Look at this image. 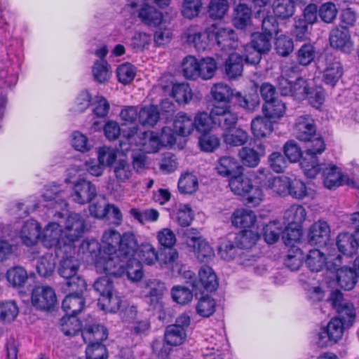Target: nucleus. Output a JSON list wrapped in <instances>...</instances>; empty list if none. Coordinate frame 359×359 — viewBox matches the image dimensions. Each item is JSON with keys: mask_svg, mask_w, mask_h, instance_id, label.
Masks as SVG:
<instances>
[{"mask_svg": "<svg viewBox=\"0 0 359 359\" xmlns=\"http://www.w3.org/2000/svg\"><path fill=\"white\" fill-rule=\"evenodd\" d=\"M305 151L300 165L304 175L309 178H315L319 173V162L317 156L323 154L325 144L321 137L312 138Z\"/></svg>", "mask_w": 359, "mask_h": 359, "instance_id": "423d86ee", "label": "nucleus"}, {"mask_svg": "<svg viewBox=\"0 0 359 359\" xmlns=\"http://www.w3.org/2000/svg\"><path fill=\"white\" fill-rule=\"evenodd\" d=\"M174 132L183 137L191 135L194 130V123L191 116L183 113H178L174 120Z\"/></svg>", "mask_w": 359, "mask_h": 359, "instance_id": "2f4dec72", "label": "nucleus"}, {"mask_svg": "<svg viewBox=\"0 0 359 359\" xmlns=\"http://www.w3.org/2000/svg\"><path fill=\"white\" fill-rule=\"evenodd\" d=\"M127 5L147 26L157 27L163 22V13L153 5L151 0H128Z\"/></svg>", "mask_w": 359, "mask_h": 359, "instance_id": "39448f33", "label": "nucleus"}, {"mask_svg": "<svg viewBox=\"0 0 359 359\" xmlns=\"http://www.w3.org/2000/svg\"><path fill=\"white\" fill-rule=\"evenodd\" d=\"M123 136L135 144L141 147V149L147 153H156L162 147L160 137L153 131H147L137 135V128L133 127L127 134L123 132Z\"/></svg>", "mask_w": 359, "mask_h": 359, "instance_id": "9d476101", "label": "nucleus"}, {"mask_svg": "<svg viewBox=\"0 0 359 359\" xmlns=\"http://www.w3.org/2000/svg\"><path fill=\"white\" fill-rule=\"evenodd\" d=\"M294 132L296 137L303 142L311 140L316 136V126L313 118L307 114L299 116L297 118Z\"/></svg>", "mask_w": 359, "mask_h": 359, "instance_id": "6ab92c4d", "label": "nucleus"}, {"mask_svg": "<svg viewBox=\"0 0 359 359\" xmlns=\"http://www.w3.org/2000/svg\"><path fill=\"white\" fill-rule=\"evenodd\" d=\"M272 36L265 33H254L252 35L250 45H246L245 50V60L250 65H257L260 62L261 54L270 50Z\"/></svg>", "mask_w": 359, "mask_h": 359, "instance_id": "6e6552de", "label": "nucleus"}, {"mask_svg": "<svg viewBox=\"0 0 359 359\" xmlns=\"http://www.w3.org/2000/svg\"><path fill=\"white\" fill-rule=\"evenodd\" d=\"M217 278L212 269L208 266H203L198 271V277L193 283V286L199 291L203 290L212 292L217 289Z\"/></svg>", "mask_w": 359, "mask_h": 359, "instance_id": "5701e85b", "label": "nucleus"}, {"mask_svg": "<svg viewBox=\"0 0 359 359\" xmlns=\"http://www.w3.org/2000/svg\"><path fill=\"white\" fill-rule=\"evenodd\" d=\"M55 256L53 254H46L40 257L36 265L39 274L41 276H49L55 267Z\"/></svg>", "mask_w": 359, "mask_h": 359, "instance_id": "5fc2aeb1", "label": "nucleus"}, {"mask_svg": "<svg viewBox=\"0 0 359 359\" xmlns=\"http://www.w3.org/2000/svg\"><path fill=\"white\" fill-rule=\"evenodd\" d=\"M32 303L40 310H50L57 303L55 290L49 286H37L32 290Z\"/></svg>", "mask_w": 359, "mask_h": 359, "instance_id": "f3484780", "label": "nucleus"}, {"mask_svg": "<svg viewBox=\"0 0 359 359\" xmlns=\"http://www.w3.org/2000/svg\"><path fill=\"white\" fill-rule=\"evenodd\" d=\"M61 190L59 187L53 185L45 188L42 197L47 204L44 205L52 209L51 214L60 219L64 218L65 213L62 212L67 208L65 201L60 197Z\"/></svg>", "mask_w": 359, "mask_h": 359, "instance_id": "dca6fc26", "label": "nucleus"}, {"mask_svg": "<svg viewBox=\"0 0 359 359\" xmlns=\"http://www.w3.org/2000/svg\"><path fill=\"white\" fill-rule=\"evenodd\" d=\"M198 187V179L192 173H185L179 180L178 188L181 193L191 194L197 191Z\"/></svg>", "mask_w": 359, "mask_h": 359, "instance_id": "4d7b16f0", "label": "nucleus"}, {"mask_svg": "<svg viewBox=\"0 0 359 359\" xmlns=\"http://www.w3.org/2000/svg\"><path fill=\"white\" fill-rule=\"evenodd\" d=\"M60 328L66 335H74L81 329L80 321L73 316L67 315L60 320Z\"/></svg>", "mask_w": 359, "mask_h": 359, "instance_id": "0e129e2a", "label": "nucleus"}, {"mask_svg": "<svg viewBox=\"0 0 359 359\" xmlns=\"http://www.w3.org/2000/svg\"><path fill=\"white\" fill-rule=\"evenodd\" d=\"M79 262L72 255H67L61 259L58 266V273L66 280V285L72 291L83 292L86 288L84 279L78 276Z\"/></svg>", "mask_w": 359, "mask_h": 359, "instance_id": "20e7f679", "label": "nucleus"}, {"mask_svg": "<svg viewBox=\"0 0 359 359\" xmlns=\"http://www.w3.org/2000/svg\"><path fill=\"white\" fill-rule=\"evenodd\" d=\"M222 137L224 144L228 147H240L246 144L250 137L246 130L237 128L226 130Z\"/></svg>", "mask_w": 359, "mask_h": 359, "instance_id": "72a5a7b5", "label": "nucleus"}, {"mask_svg": "<svg viewBox=\"0 0 359 359\" xmlns=\"http://www.w3.org/2000/svg\"><path fill=\"white\" fill-rule=\"evenodd\" d=\"M101 245L95 240L83 241L79 248V252L82 253L87 258H90L95 263L96 259L99 257Z\"/></svg>", "mask_w": 359, "mask_h": 359, "instance_id": "338daca9", "label": "nucleus"}, {"mask_svg": "<svg viewBox=\"0 0 359 359\" xmlns=\"http://www.w3.org/2000/svg\"><path fill=\"white\" fill-rule=\"evenodd\" d=\"M187 337V332L183 329L170 325L167 327L164 337L167 344L170 346H180L182 344Z\"/></svg>", "mask_w": 359, "mask_h": 359, "instance_id": "49530a36", "label": "nucleus"}, {"mask_svg": "<svg viewBox=\"0 0 359 359\" xmlns=\"http://www.w3.org/2000/svg\"><path fill=\"white\" fill-rule=\"evenodd\" d=\"M165 290L164 283L156 280H150L145 283L144 290V299L147 304L153 307H156Z\"/></svg>", "mask_w": 359, "mask_h": 359, "instance_id": "cd10ccee", "label": "nucleus"}, {"mask_svg": "<svg viewBox=\"0 0 359 359\" xmlns=\"http://www.w3.org/2000/svg\"><path fill=\"white\" fill-rule=\"evenodd\" d=\"M337 246L340 252L346 256H351L355 252L358 244L355 240V234L348 233H340L337 236Z\"/></svg>", "mask_w": 359, "mask_h": 359, "instance_id": "58836bf2", "label": "nucleus"}, {"mask_svg": "<svg viewBox=\"0 0 359 359\" xmlns=\"http://www.w3.org/2000/svg\"><path fill=\"white\" fill-rule=\"evenodd\" d=\"M199 60L195 57L188 55L184 58L182 62V69L184 76L187 79H196L198 78V69Z\"/></svg>", "mask_w": 359, "mask_h": 359, "instance_id": "052dcab7", "label": "nucleus"}, {"mask_svg": "<svg viewBox=\"0 0 359 359\" xmlns=\"http://www.w3.org/2000/svg\"><path fill=\"white\" fill-rule=\"evenodd\" d=\"M211 114L218 117L217 121L221 128L229 130L234 128L238 122V115L232 111L229 104H214Z\"/></svg>", "mask_w": 359, "mask_h": 359, "instance_id": "4be33fe9", "label": "nucleus"}, {"mask_svg": "<svg viewBox=\"0 0 359 359\" xmlns=\"http://www.w3.org/2000/svg\"><path fill=\"white\" fill-rule=\"evenodd\" d=\"M215 116L207 112H199L194 117V129L201 133H209L213 127Z\"/></svg>", "mask_w": 359, "mask_h": 359, "instance_id": "8fccbe9b", "label": "nucleus"}, {"mask_svg": "<svg viewBox=\"0 0 359 359\" xmlns=\"http://www.w3.org/2000/svg\"><path fill=\"white\" fill-rule=\"evenodd\" d=\"M285 104L281 100L276 99L265 102L262 110L266 117L276 118L282 117L285 112Z\"/></svg>", "mask_w": 359, "mask_h": 359, "instance_id": "864d4df0", "label": "nucleus"}, {"mask_svg": "<svg viewBox=\"0 0 359 359\" xmlns=\"http://www.w3.org/2000/svg\"><path fill=\"white\" fill-rule=\"evenodd\" d=\"M159 118L157 107L154 105L144 107L139 111V121L143 126H153Z\"/></svg>", "mask_w": 359, "mask_h": 359, "instance_id": "13d9d810", "label": "nucleus"}, {"mask_svg": "<svg viewBox=\"0 0 359 359\" xmlns=\"http://www.w3.org/2000/svg\"><path fill=\"white\" fill-rule=\"evenodd\" d=\"M318 68L323 69V79L326 84L334 86L343 75L340 61L330 54H325L318 60Z\"/></svg>", "mask_w": 359, "mask_h": 359, "instance_id": "9b49d317", "label": "nucleus"}, {"mask_svg": "<svg viewBox=\"0 0 359 359\" xmlns=\"http://www.w3.org/2000/svg\"><path fill=\"white\" fill-rule=\"evenodd\" d=\"M229 186L234 194L244 197L250 205L257 206L264 200L262 189L259 186L254 185L243 172L230 177Z\"/></svg>", "mask_w": 359, "mask_h": 359, "instance_id": "f03ea898", "label": "nucleus"}, {"mask_svg": "<svg viewBox=\"0 0 359 359\" xmlns=\"http://www.w3.org/2000/svg\"><path fill=\"white\" fill-rule=\"evenodd\" d=\"M92 73L95 81L100 83H104L111 76V67L106 60H99L95 62L92 67Z\"/></svg>", "mask_w": 359, "mask_h": 359, "instance_id": "79ce46f5", "label": "nucleus"}, {"mask_svg": "<svg viewBox=\"0 0 359 359\" xmlns=\"http://www.w3.org/2000/svg\"><path fill=\"white\" fill-rule=\"evenodd\" d=\"M243 69V58L238 53L229 55L225 62V72L230 79H236L241 76Z\"/></svg>", "mask_w": 359, "mask_h": 359, "instance_id": "e433bc0d", "label": "nucleus"}, {"mask_svg": "<svg viewBox=\"0 0 359 359\" xmlns=\"http://www.w3.org/2000/svg\"><path fill=\"white\" fill-rule=\"evenodd\" d=\"M151 41L150 34L144 32H136L130 39L128 44L135 52L139 53L149 48Z\"/></svg>", "mask_w": 359, "mask_h": 359, "instance_id": "c03bdc74", "label": "nucleus"}, {"mask_svg": "<svg viewBox=\"0 0 359 359\" xmlns=\"http://www.w3.org/2000/svg\"><path fill=\"white\" fill-rule=\"evenodd\" d=\"M186 243L192 249L196 257L201 262H208L215 256L213 248L201 236H198L192 230L185 233Z\"/></svg>", "mask_w": 359, "mask_h": 359, "instance_id": "4468645a", "label": "nucleus"}, {"mask_svg": "<svg viewBox=\"0 0 359 359\" xmlns=\"http://www.w3.org/2000/svg\"><path fill=\"white\" fill-rule=\"evenodd\" d=\"M60 223L62 222H50L43 229L41 233V240L46 247L55 249L67 248Z\"/></svg>", "mask_w": 359, "mask_h": 359, "instance_id": "2eb2a0df", "label": "nucleus"}, {"mask_svg": "<svg viewBox=\"0 0 359 359\" xmlns=\"http://www.w3.org/2000/svg\"><path fill=\"white\" fill-rule=\"evenodd\" d=\"M69 294L66 296L62 302V309L66 312L67 315L75 316L77 313H80L84 306L85 300L83 297L79 294L80 291H72L71 287H69Z\"/></svg>", "mask_w": 359, "mask_h": 359, "instance_id": "c756f323", "label": "nucleus"}, {"mask_svg": "<svg viewBox=\"0 0 359 359\" xmlns=\"http://www.w3.org/2000/svg\"><path fill=\"white\" fill-rule=\"evenodd\" d=\"M273 10L277 18H289L294 13V3L292 0H275L273 3Z\"/></svg>", "mask_w": 359, "mask_h": 359, "instance_id": "a18cd8bd", "label": "nucleus"}, {"mask_svg": "<svg viewBox=\"0 0 359 359\" xmlns=\"http://www.w3.org/2000/svg\"><path fill=\"white\" fill-rule=\"evenodd\" d=\"M319 172L322 173L324 186L329 189H334L344 184H349L347 176L341 169L332 163H319Z\"/></svg>", "mask_w": 359, "mask_h": 359, "instance_id": "ddd939ff", "label": "nucleus"}, {"mask_svg": "<svg viewBox=\"0 0 359 359\" xmlns=\"http://www.w3.org/2000/svg\"><path fill=\"white\" fill-rule=\"evenodd\" d=\"M116 74L118 81L123 84L130 83L136 75V68L128 62L118 66Z\"/></svg>", "mask_w": 359, "mask_h": 359, "instance_id": "69168bd1", "label": "nucleus"}, {"mask_svg": "<svg viewBox=\"0 0 359 359\" xmlns=\"http://www.w3.org/2000/svg\"><path fill=\"white\" fill-rule=\"evenodd\" d=\"M135 252L128 256V259H124L125 273L129 280L137 282L143 277L142 266L140 261L132 258Z\"/></svg>", "mask_w": 359, "mask_h": 359, "instance_id": "4c0bfd02", "label": "nucleus"}, {"mask_svg": "<svg viewBox=\"0 0 359 359\" xmlns=\"http://www.w3.org/2000/svg\"><path fill=\"white\" fill-rule=\"evenodd\" d=\"M330 236V229L326 222H315L309 229L308 238L311 245L320 246L327 244Z\"/></svg>", "mask_w": 359, "mask_h": 359, "instance_id": "b1692460", "label": "nucleus"}, {"mask_svg": "<svg viewBox=\"0 0 359 359\" xmlns=\"http://www.w3.org/2000/svg\"><path fill=\"white\" fill-rule=\"evenodd\" d=\"M121 305V299L116 294L115 291L98 299V306L100 309L106 311L114 313L118 311Z\"/></svg>", "mask_w": 359, "mask_h": 359, "instance_id": "bf43d9fd", "label": "nucleus"}, {"mask_svg": "<svg viewBox=\"0 0 359 359\" xmlns=\"http://www.w3.org/2000/svg\"><path fill=\"white\" fill-rule=\"evenodd\" d=\"M18 233L23 244L27 246L34 245L41 238L40 226L34 219L27 220L24 223Z\"/></svg>", "mask_w": 359, "mask_h": 359, "instance_id": "bb28decb", "label": "nucleus"}, {"mask_svg": "<svg viewBox=\"0 0 359 359\" xmlns=\"http://www.w3.org/2000/svg\"><path fill=\"white\" fill-rule=\"evenodd\" d=\"M158 263L162 266L170 268L173 271L176 270L179 275H182L185 278H191L194 274L191 271H187L184 266L180 264L179 252L172 248L161 252Z\"/></svg>", "mask_w": 359, "mask_h": 359, "instance_id": "a211bd4d", "label": "nucleus"}, {"mask_svg": "<svg viewBox=\"0 0 359 359\" xmlns=\"http://www.w3.org/2000/svg\"><path fill=\"white\" fill-rule=\"evenodd\" d=\"M63 233L67 248L70 250L74 242L79 241L83 235L86 225L84 219L79 214H70L64 221Z\"/></svg>", "mask_w": 359, "mask_h": 359, "instance_id": "f8f14e48", "label": "nucleus"}, {"mask_svg": "<svg viewBox=\"0 0 359 359\" xmlns=\"http://www.w3.org/2000/svg\"><path fill=\"white\" fill-rule=\"evenodd\" d=\"M211 94L217 104H228L233 95V90L224 83H215L211 88Z\"/></svg>", "mask_w": 359, "mask_h": 359, "instance_id": "ea45409f", "label": "nucleus"}, {"mask_svg": "<svg viewBox=\"0 0 359 359\" xmlns=\"http://www.w3.org/2000/svg\"><path fill=\"white\" fill-rule=\"evenodd\" d=\"M330 46L344 52H349L352 47L349 32L342 27L334 29L330 34Z\"/></svg>", "mask_w": 359, "mask_h": 359, "instance_id": "c85d7f7f", "label": "nucleus"}, {"mask_svg": "<svg viewBox=\"0 0 359 359\" xmlns=\"http://www.w3.org/2000/svg\"><path fill=\"white\" fill-rule=\"evenodd\" d=\"M172 95L180 104H186L192 98V93L188 83H176L172 86Z\"/></svg>", "mask_w": 359, "mask_h": 359, "instance_id": "680f3d73", "label": "nucleus"}, {"mask_svg": "<svg viewBox=\"0 0 359 359\" xmlns=\"http://www.w3.org/2000/svg\"><path fill=\"white\" fill-rule=\"evenodd\" d=\"M284 219L287 226H301L306 218V211L300 205H292L284 213Z\"/></svg>", "mask_w": 359, "mask_h": 359, "instance_id": "473e14b6", "label": "nucleus"}, {"mask_svg": "<svg viewBox=\"0 0 359 359\" xmlns=\"http://www.w3.org/2000/svg\"><path fill=\"white\" fill-rule=\"evenodd\" d=\"M217 69V63L212 57H204L199 60L198 78L203 80L210 79L214 76Z\"/></svg>", "mask_w": 359, "mask_h": 359, "instance_id": "6e6d98bb", "label": "nucleus"}, {"mask_svg": "<svg viewBox=\"0 0 359 359\" xmlns=\"http://www.w3.org/2000/svg\"><path fill=\"white\" fill-rule=\"evenodd\" d=\"M256 179L262 187L270 191L271 194L285 196L290 187V178L286 176L273 177L264 168L256 172Z\"/></svg>", "mask_w": 359, "mask_h": 359, "instance_id": "1a4fd4ad", "label": "nucleus"}, {"mask_svg": "<svg viewBox=\"0 0 359 359\" xmlns=\"http://www.w3.org/2000/svg\"><path fill=\"white\" fill-rule=\"evenodd\" d=\"M97 194L96 187L90 181L81 180L76 182L73 187L71 197L79 204L90 202Z\"/></svg>", "mask_w": 359, "mask_h": 359, "instance_id": "aec40b11", "label": "nucleus"}, {"mask_svg": "<svg viewBox=\"0 0 359 359\" xmlns=\"http://www.w3.org/2000/svg\"><path fill=\"white\" fill-rule=\"evenodd\" d=\"M124 259L119 252H100L95 266L100 273L120 277L125 274Z\"/></svg>", "mask_w": 359, "mask_h": 359, "instance_id": "0eeeda50", "label": "nucleus"}, {"mask_svg": "<svg viewBox=\"0 0 359 359\" xmlns=\"http://www.w3.org/2000/svg\"><path fill=\"white\" fill-rule=\"evenodd\" d=\"M231 223L240 229H248L252 226L256 222L255 212L247 208H238L231 215Z\"/></svg>", "mask_w": 359, "mask_h": 359, "instance_id": "7c9ffc66", "label": "nucleus"}, {"mask_svg": "<svg viewBox=\"0 0 359 359\" xmlns=\"http://www.w3.org/2000/svg\"><path fill=\"white\" fill-rule=\"evenodd\" d=\"M138 256L142 262L147 265H153L158 262V252L156 248L149 243H144L140 246Z\"/></svg>", "mask_w": 359, "mask_h": 359, "instance_id": "603ef678", "label": "nucleus"}, {"mask_svg": "<svg viewBox=\"0 0 359 359\" xmlns=\"http://www.w3.org/2000/svg\"><path fill=\"white\" fill-rule=\"evenodd\" d=\"M107 330L102 325H94L84 329L82 337L88 345L86 356L89 359H107L106 347L102 342L107 338Z\"/></svg>", "mask_w": 359, "mask_h": 359, "instance_id": "7ed1b4c3", "label": "nucleus"}, {"mask_svg": "<svg viewBox=\"0 0 359 359\" xmlns=\"http://www.w3.org/2000/svg\"><path fill=\"white\" fill-rule=\"evenodd\" d=\"M251 9L244 4H239L235 8L233 25L238 29L245 28L250 22Z\"/></svg>", "mask_w": 359, "mask_h": 359, "instance_id": "de8ad7c7", "label": "nucleus"}, {"mask_svg": "<svg viewBox=\"0 0 359 359\" xmlns=\"http://www.w3.org/2000/svg\"><path fill=\"white\" fill-rule=\"evenodd\" d=\"M8 281L15 287H21L26 283L28 275L26 270L21 266L10 269L6 273Z\"/></svg>", "mask_w": 359, "mask_h": 359, "instance_id": "e2e57ef3", "label": "nucleus"}, {"mask_svg": "<svg viewBox=\"0 0 359 359\" xmlns=\"http://www.w3.org/2000/svg\"><path fill=\"white\" fill-rule=\"evenodd\" d=\"M215 169L217 173L222 177H231L237 173L243 172V167L238 160L234 157L229 156L219 158Z\"/></svg>", "mask_w": 359, "mask_h": 359, "instance_id": "a878e982", "label": "nucleus"}, {"mask_svg": "<svg viewBox=\"0 0 359 359\" xmlns=\"http://www.w3.org/2000/svg\"><path fill=\"white\" fill-rule=\"evenodd\" d=\"M257 149L243 147L238 151V156L243 165L248 168H255L260 163L261 158L265 154V148L262 144L257 146Z\"/></svg>", "mask_w": 359, "mask_h": 359, "instance_id": "393cba45", "label": "nucleus"}, {"mask_svg": "<svg viewBox=\"0 0 359 359\" xmlns=\"http://www.w3.org/2000/svg\"><path fill=\"white\" fill-rule=\"evenodd\" d=\"M234 96L239 106L248 111H255L259 105V97L255 92L245 95L241 93H236Z\"/></svg>", "mask_w": 359, "mask_h": 359, "instance_id": "09e8293b", "label": "nucleus"}, {"mask_svg": "<svg viewBox=\"0 0 359 359\" xmlns=\"http://www.w3.org/2000/svg\"><path fill=\"white\" fill-rule=\"evenodd\" d=\"M337 280L341 288L351 290L356 283L355 273L350 268L341 267L337 271Z\"/></svg>", "mask_w": 359, "mask_h": 359, "instance_id": "37998d69", "label": "nucleus"}, {"mask_svg": "<svg viewBox=\"0 0 359 359\" xmlns=\"http://www.w3.org/2000/svg\"><path fill=\"white\" fill-rule=\"evenodd\" d=\"M273 131L272 123L266 118L257 116L251 121V132L255 138H264Z\"/></svg>", "mask_w": 359, "mask_h": 359, "instance_id": "c9c22d12", "label": "nucleus"}, {"mask_svg": "<svg viewBox=\"0 0 359 359\" xmlns=\"http://www.w3.org/2000/svg\"><path fill=\"white\" fill-rule=\"evenodd\" d=\"M326 257L317 249L311 250L305 257V263L311 271H321L326 264Z\"/></svg>", "mask_w": 359, "mask_h": 359, "instance_id": "a19ab883", "label": "nucleus"}, {"mask_svg": "<svg viewBox=\"0 0 359 359\" xmlns=\"http://www.w3.org/2000/svg\"><path fill=\"white\" fill-rule=\"evenodd\" d=\"M113 171L118 183L128 182L133 175L130 163L125 160L118 161L114 165Z\"/></svg>", "mask_w": 359, "mask_h": 359, "instance_id": "3c124183", "label": "nucleus"}, {"mask_svg": "<svg viewBox=\"0 0 359 359\" xmlns=\"http://www.w3.org/2000/svg\"><path fill=\"white\" fill-rule=\"evenodd\" d=\"M228 0H210L208 5V13L211 18L222 19L229 9Z\"/></svg>", "mask_w": 359, "mask_h": 359, "instance_id": "774afa93", "label": "nucleus"}, {"mask_svg": "<svg viewBox=\"0 0 359 359\" xmlns=\"http://www.w3.org/2000/svg\"><path fill=\"white\" fill-rule=\"evenodd\" d=\"M100 252H119L123 258L135 252L137 241L135 236L131 232H126L123 236L114 229H109L104 232L101 240Z\"/></svg>", "mask_w": 359, "mask_h": 359, "instance_id": "f257e3e1", "label": "nucleus"}, {"mask_svg": "<svg viewBox=\"0 0 359 359\" xmlns=\"http://www.w3.org/2000/svg\"><path fill=\"white\" fill-rule=\"evenodd\" d=\"M182 39L198 51L204 50L208 45V34L197 25L187 27L183 33Z\"/></svg>", "mask_w": 359, "mask_h": 359, "instance_id": "412c9836", "label": "nucleus"}, {"mask_svg": "<svg viewBox=\"0 0 359 359\" xmlns=\"http://www.w3.org/2000/svg\"><path fill=\"white\" fill-rule=\"evenodd\" d=\"M215 34L217 44L222 49L227 50L238 47V44L236 41V34L231 29L219 27L217 28Z\"/></svg>", "mask_w": 359, "mask_h": 359, "instance_id": "f704fd0d", "label": "nucleus"}]
</instances>
